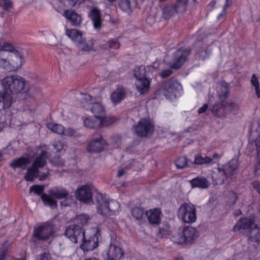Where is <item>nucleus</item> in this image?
<instances>
[{"instance_id": "obj_1", "label": "nucleus", "mask_w": 260, "mask_h": 260, "mask_svg": "<svg viewBox=\"0 0 260 260\" xmlns=\"http://www.w3.org/2000/svg\"><path fill=\"white\" fill-rule=\"evenodd\" d=\"M27 82L22 76L12 74L7 75L1 80L3 90H0V110L7 109L13 104V95H17L28 90Z\"/></svg>"}, {"instance_id": "obj_2", "label": "nucleus", "mask_w": 260, "mask_h": 260, "mask_svg": "<svg viewBox=\"0 0 260 260\" xmlns=\"http://www.w3.org/2000/svg\"><path fill=\"white\" fill-rule=\"evenodd\" d=\"M47 149V146H43L37 149L36 157L32 166L28 168L25 176V179L27 181H32L34 178L38 177L40 180L46 179L49 175L48 169H45L43 172H41V169L46 164Z\"/></svg>"}, {"instance_id": "obj_3", "label": "nucleus", "mask_w": 260, "mask_h": 260, "mask_svg": "<svg viewBox=\"0 0 260 260\" xmlns=\"http://www.w3.org/2000/svg\"><path fill=\"white\" fill-rule=\"evenodd\" d=\"M69 192L64 188L61 187H55L48 190V194L42 193L41 199L45 205L54 208L57 207V201L55 200L65 199L66 200L61 202L62 206H67L70 203L68 198Z\"/></svg>"}, {"instance_id": "obj_4", "label": "nucleus", "mask_w": 260, "mask_h": 260, "mask_svg": "<svg viewBox=\"0 0 260 260\" xmlns=\"http://www.w3.org/2000/svg\"><path fill=\"white\" fill-rule=\"evenodd\" d=\"M97 212L104 216H110L118 213L119 203L115 200L109 201L103 194L98 193L95 197Z\"/></svg>"}, {"instance_id": "obj_5", "label": "nucleus", "mask_w": 260, "mask_h": 260, "mask_svg": "<svg viewBox=\"0 0 260 260\" xmlns=\"http://www.w3.org/2000/svg\"><path fill=\"white\" fill-rule=\"evenodd\" d=\"M247 148L251 151L255 150L257 153V163L254 168L256 175H260V122L252 123Z\"/></svg>"}, {"instance_id": "obj_6", "label": "nucleus", "mask_w": 260, "mask_h": 260, "mask_svg": "<svg viewBox=\"0 0 260 260\" xmlns=\"http://www.w3.org/2000/svg\"><path fill=\"white\" fill-rule=\"evenodd\" d=\"M25 63V56L0 53V69L15 72L21 69Z\"/></svg>"}, {"instance_id": "obj_7", "label": "nucleus", "mask_w": 260, "mask_h": 260, "mask_svg": "<svg viewBox=\"0 0 260 260\" xmlns=\"http://www.w3.org/2000/svg\"><path fill=\"white\" fill-rule=\"evenodd\" d=\"M100 233L96 228H92L85 230L83 237L80 243V248L84 254L92 251L99 246Z\"/></svg>"}, {"instance_id": "obj_8", "label": "nucleus", "mask_w": 260, "mask_h": 260, "mask_svg": "<svg viewBox=\"0 0 260 260\" xmlns=\"http://www.w3.org/2000/svg\"><path fill=\"white\" fill-rule=\"evenodd\" d=\"M246 229H250L248 234L250 242H260V228L257 226L253 220L242 218L233 228L234 232Z\"/></svg>"}, {"instance_id": "obj_9", "label": "nucleus", "mask_w": 260, "mask_h": 260, "mask_svg": "<svg viewBox=\"0 0 260 260\" xmlns=\"http://www.w3.org/2000/svg\"><path fill=\"white\" fill-rule=\"evenodd\" d=\"M219 102H217L212 107L213 113L218 117H224L226 114L225 100L228 96L229 89L226 83H223L218 89Z\"/></svg>"}, {"instance_id": "obj_10", "label": "nucleus", "mask_w": 260, "mask_h": 260, "mask_svg": "<svg viewBox=\"0 0 260 260\" xmlns=\"http://www.w3.org/2000/svg\"><path fill=\"white\" fill-rule=\"evenodd\" d=\"M178 218L184 223H192L196 221V210L194 206L190 204H182L177 211Z\"/></svg>"}, {"instance_id": "obj_11", "label": "nucleus", "mask_w": 260, "mask_h": 260, "mask_svg": "<svg viewBox=\"0 0 260 260\" xmlns=\"http://www.w3.org/2000/svg\"><path fill=\"white\" fill-rule=\"evenodd\" d=\"M181 85L175 80H170L164 85L163 93L166 98L173 101L181 96L182 93Z\"/></svg>"}, {"instance_id": "obj_12", "label": "nucleus", "mask_w": 260, "mask_h": 260, "mask_svg": "<svg viewBox=\"0 0 260 260\" xmlns=\"http://www.w3.org/2000/svg\"><path fill=\"white\" fill-rule=\"evenodd\" d=\"M81 99L82 102V106L84 108L88 107L90 105V111L91 113L96 116L97 118L100 119L102 116L106 113L105 107L100 102H90L91 96L88 94H82Z\"/></svg>"}, {"instance_id": "obj_13", "label": "nucleus", "mask_w": 260, "mask_h": 260, "mask_svg": "<svg viewBox=\"0 0 260 260\" xmlns=\"http://www.w3.org/2000/svg\"><path fill=\"white\" fill-rule=\"evenodd\" d=\"M92 186L89 184L78 186L75 192L76 199L80 202L86 204H90L92 203Z\"/></svg>"}, {"instance_id": "obj_14", "label": "nucleus", "mask_w": 260, "mask_h": 260, "mask_svg": "<svg viewBox=\"0 0 260 260\" xmlns=\"http://www.w3.org/2000/svg\"><path fill=\"white\" fill-rule=\"evenodd\" d=\"M123 255V250L115 241H111L103 252L105 260H120Z\"/></svg>"}, {"instance_id": "obj_15", "label": "nucleus", "mask_w": 260, "mask_h": 260, "mask_svg": "<svg viewBox=\"0 0 260 260\" xmlns=\"http://www.w3.org/2000/svg\"><path fill=\"white\" fill-rule=\"evenodd\" d=\"M135 129L137 135L141 137H148L154 131V124L149 118H142L135 125Z\"/></svg>"}, {"instance_id": "obj_16", "label": "nucleus", "mask_w": 260, "mask_h": 260, "mask_svg": "<svg viewBox=\"0 0 260 260\" xmlns=\"http://www.w3.org/2000/svg\"><path fill=\"white\" fill-rule=\"evenodd\" d=\"M55 233L51 224L43 223L35 230L34 235L39 240H45L54 237Z\"/></svg>"}, {"instance_id": "obj_17", "label": "nucleus", "mask_w": 260, "mask_h": 260, "mask_svg": "<svg viewBox=\"0 0 260 260\" xmlns=\"http://www.w3.org/2000/svg\"><path fill=\"white\" fill-rule=\"evenodd\" d=\"M198 236V233L194 228L187 227L183 229L180 234L177 235L175 242L181 244L191 243Z\"/></svg>"}, {"instance_id": "obj_18", "label": "nucleus", "mask_w": 260, "mask_h": 260, "mask_svg": "<svg viewBox=\"0 0 260 260\" xmlns=\"http://www.w3.org/2000/svg\"><path fill=\"white\" fill-rule=\"evenodd\" d=\"M85 232L80 226L73 224L67 228L65 235L72 243H80Z\"/></svg>"}, {"instance_id": "obj_19", "label": "nucleus", "mask_w": 260, "mask_h": 260, "mask_svg": "<svg viewBox=\"0 0 260 260\" xmlns=\"http://www.w3.org/2000/svg\"><path fill=\"white\" fill-rule=\"evenodd\" d=\"M188 0H178L175 6L169 4L166 5L163 9V14L166 18L175 15V13L183 12L185 11Z\"/></svg>"}, {"instance_id": "obj_20", "label": "nucleus", "mask_w": 260, "mask_h": 260, "mask_svg": "<svg viewBox=\"0 0 260 260\" xmlns=\"http://www.w3.org/2000/svg\"><path fill=\"white\" fill-rule=\"evenodd\" d=\"M47 127L52 132L66 136L78 137L79 134L75 129L68 127L66 129L61 124L53 122H49L46 124Z\"/></svg>"}, {"instance_id": "obj_21", "label": "nucleus", "mask_w": 260, "mask_h": 260, "mask_svg": "<svg viewBox=\"0 0 260 260\" xmlns=\"http://www.w3.org/2000/svg\"><path fill=\"white\" fill-rule=\"evenodd\" d=\"M158 64L157 63H154L153 66L145 67L143 66L136 67L133 71V75L136 80L143 79L146 77V74H154L157 72V68Z\"/></svg>"}, {"instance_id": "obj_22", "label": "nucleus", "mask_w": 260, "mask_h": 260, "mask_svg": "<svg viewBox=\"0 0 260 260\" xmlns=\"http://www.w3.org/2000/svg\"><path fill=\"white\" fill-rule=\"evenodd\" d=\"M189 54L187 49H179L176 51L172 60L171 67L174 69L180 68L186 61Z\"/></svg>"}, {"instance_id": "obj_23", "label": "nucleus", "mask_w": 260, "mask_h": 260, "mask_svg": "<svg viewBox=\"0 0 260 260\" xmlns=\"http://www.w3.org/2000/svg\"><path fill=\"white\" fill-rule=\"evenodd\" d=\"M0 53L25 56L22 50L17 49L12 44L8 42H0Z\"/></svg>"}, {"instance_id": "obj_24", "label": "nucleus", "mask_w": 260, "mask_h": 260, "mask_svg": "<svg viewBox=\"0 0 260 260\" xmlns=\"http://www.w3.org/2000/svg\"><path fill=\"white\" fill-rule=\"evenodd\" d=\"M107 146V143L101 136L93 139L89 143L87 150L91 152H98L104 150Z\"/></svg>"}, {"instance_id": "obj_25", "label": "nucleus", "mask_w": 260, "mask_h": 260, "mask_svg": "<svg viewBox=\"0 0 260 260\" xmlns=\"http://www.w3.org/2000/svg\"><path fill=\"white\" fill-rule=\"evenodd\" d=\"M231 177L229 173L224 169L219 168L214 170L212 174V178L216 184H222L224 180L229 182V178Z\"/></svg>"}, {"instance_id": "obj_26", "label": "nucleus", "mask_w": 260, "mask_h": 260, "mask_svg": "<svg viewBox=\"0 0 260 260\" xmlns=\"http://www.w3.org/2000/svg\"><path fill=\"white\" fill-rule=\"evenodd\" d=\"M150 80L147 78L136 80L135 85L138 92L140 94L147 93L150 88Z\"/></svg>"}, {"instance_id": "obj_27", "label": "nucleus", "mask_w": 260, "mask_h": 260, "mask_svg": "<svg viewBox=\"0 0 260 260\" xmlns=\"http://www.w3.org/2000/svg\"><path fill=\"white\" fill-rule=\"evenodd\" d=\"M146 215L148 221L151 224H158L161 220V213L160 209L154 208L146 211Z\"/></svg>"}, {"instance_id": "obj_28", "label": "nucleus", "mask_w": 260, "mask_h": 260, "mask_svg": "<svg viewBox=\"0 0 260 260\" xmlns=\"http://www.w3.org/2000/svg\"><path fill=\"white\" fill-rule=\"evenodd\" d=\"M84 126L89 128L98 129L101 128L100 119L96 116H87L82 117Z\"/></svg>"}, {"instance_id": "obj_29", "label": "nucleus", "mask_w": 260, "mask_h": 260, "mask_svg": "<svg viewBox=\"0 0 260 260\" xmlns=\"http://www.w3.org/2000/svg\"><path fill=\"white\" fill-rule=\"evenodd\" d=\"M63 16L70 21L72 25L75 26L79 25L82 21L81 16L73 10L65 11L63 13Z\"/></svg>"}, {"instance_id": "obj_30", "label": "nucleus", "mask_w": 260, "mask_h": 260, "mask_svg": "<svg viewBox=\"0 0 260 260\" xmlns=\"http://www.w3.org/2000/svg\"><path fill=\"white\" fill-rule=\"evenodd\" d=\"M66 34L76 45L84 38L83 33L76 29H66Z\"/></svg>"}, {"instance_id": "obj_31", "label": "nucleus", "mask_w": 260, "mask_h": 260, "mask_svg": "<svg viewBox=\"0 0 260 260\" xmlns=\"http://www.w3.org/2000/svg\"><path fill=\"white\" fill-rule=\"evenodd\" d=\"M125 94L124 89L122 87H118L111 94V101L113 104H117L124 99Z\"/></svg>"}, {"instance_id": "obj_32", "label": "nucleus", "mask_w": 260, "mask_h": 260, "mask_svg": "<svg viewBox=\"0 0 260 260\" xmlns=\"http://www.w3.org/2000/svg\"><path fill=\"white\" fill-rule=\"evenodd\" d=\"M190 183L192 187H199L201 188H207L210 185V183L205 178L203 177H197L191 179Z\"/></svg>"}, {"instance_id": "obj_33", "label": "nucleus", "mask_w": 260, "mask_h": 260, "mask_svg": "<svg viewBox=\"0 0 260 260\" xmlns=\"http://www.w3.org/2000/svg\"><path fill=\"white\" fill-rule=\"evenodd\" d=\"M89 16L92 21L94 27L96 29L100 28L101 18L99 10L95 8L92 9L90 12Z\"/></svg>"}, {"instance_id": "obj_34", "label": "nucleus", "mask_w": 260, "mask_h": 260, "mask_svg": "<svg viewBox=\"0 0 260 260\" xmlns=\"http://www.w3.org/2000/svg\"><path fill=\"white\" fill-rule=\"evenodd\" d=\"M30 160L26 157H22L14 160L10 164V166L13 168H20L25 169L27 165L30 164Z\"/></svg>"}, {"instance_id": "obj_35", "label": "nucleus", "mask_w": 260, "mask_h": 260, "mask_svg": "<svg viewBox=\"0 0 260 260\" xmlns=\"http://www.w3.org/2000/svg\"><path fill=\"white\" fill-rule=\"evenodd\" d=\"M225 101L226 105H224L225 106L226 111L234 115L237 114L240 108L239 104L231 100H225Z\"/></svg>"}, {"instance_id": "obj_36", "label": "nucleus", "mask_w": 260, "mask_h": 260, "mask_svg": "<svg viewBox=\"0 0 260 260\" xmlns=\"http://www.w3.org/2000/svg\"><path fill=\"white\" fill-rule=\"evenodd\" d=\"M194 162L197 165L212 164L213 163V160L209 156L203 157L201 154H198L195 156Z\"/></svg>"}, {"instance_id": "obj_37", "label": "nucleus", "mask_w": 260, "mask_h": 260, "mask_svg": "<svg viewBox=\"0 0 260 260\" xmlns=\"http://www.w3.org/2000/svg\"><path fill=\"white\" fill-rule=\"evenodd\" d=\"M238 166V161L237 159L234 158L231 159L229 163L224 167V168L226 171V172L229 173V175L231 176L234 174V172L237 168Z\"/></svg>"}, {"instance_id": "obj_38", "label": "nucleus", "mask_w": 260, "mask_h": 260, "mask_svg": "<svg viewBox=\"0 0 260 260\" xmlns=\"http://www.w3.org/2000/svg\"><path fill=\"white\" fill-rule=\"evenodd\" d=\"M250 83L252 86L254 88V91L256 97L258 99L260 98V83L258 77L256 75L253 74Z\"/></svg>"}, {"instance_id": "obj_39", "label": "nucleus", "mask_w": 260, "mask_h": 260, "mask_svg": "<svg viewBox=\"0 0 260 260\" xmlns=\"http://www.w3.org/2000/svg\"><path fill=\"white\" fill-rule=\"evenodd\" d=\"M175 164L178 169H184L188 166V160L185 156L178 157L175 161Z\"/></svg>"}, {"instance_id": "obj_40", "label": "nucleus", "mask_w": 260, "mask_h": 260, "mask_svg": "<svg viewBox=\"0 0 260 260\" xmlns=\"http://www.w3.org/2000/svg\"><path fill=\"white\" fill-rule=\"evenodd\" d=\"M100 119L101 127L109 126L113 123L116 120V119L113 117L106 116V114L102 116Z\"/></svg>"}, {"instance_id": "obj_41", "label": "nucleus", "mask_w": 260, "mask_h": 260, "mask_svg": "<svg viewBox=\"0 0 260 260\" xmlns=\"http://www.w3.org/2000/svg\"><path fill=\"white\" fill-rule=\"evenodd\" d=\"M198 53L200 58L205 59L210 56L211 51L206 46L203 45L199 49Z\"/></svg>"}, {"instance_id": "obj_42", "label": "nucleus", "mask_w": 260, "mask_h": 260, "mask_svg": "<svg viewBox=\"0 0 260 260\" xmlns=\"http://www.w3.org/2000/svg\"><path fill=\"white\" fill-rule=\"evenodd\" d=\"M77 45L78 47L84 51H90L92 49V45L91 44L88 43L85 38H84L80 42L78 43Z\"/></svg>"}, {"instance_id": "obj_43", "label": "nucleus", "mask_w": 260, "mask_h": 260, "mask_svg": "<svg viewBox=\"0 0 260 260\" xmlns=\"http://www.w3.org/2000/svg\"><path fill=\"white\" fill-rule=\"evenodd\" d=\"M119 6L121 10L127 13L131 12L130 2L128 0H120Z\"/></svg>"}, {"instance_id": "obj_44", "label": "nucleus", "mask_w": 260, "mask_h": 260, "mask_svg": "<svg viewBox=\"0 0 260 260\" xmlns=\"http://www.w3.org/2000/svg\"><path fill=\"white\" fill-rule=\"evenodd\" d=\"M132 213L133 217L137 220H140L142 218L144 215L143 209L141 208H134L132 210Z\"/></svg>"}, {"instance_id": "obj_45", "label": "nucleus", "mask_w": 260, "mask_h": 260, "mask_svg": "<svg viewBox=\"0 0 260 260\" xmlns=\"http://www.w3.org/2000/svg\"><path fill=\"white\" fill-rule=\"evenodd\" d=\"M88 220V216L84 214L79 215L75 218L76 222L82 225L86 224L87 223Z\"/></svg>"}, {"instance_id": "obj_46", "label": "nucleus", "mask_w": 260, "mask_h": 260, "mask_svg": "<svg viewBox=\"0 0 260 260\" xmlns=\"http://www.w3.org/2000/svg\"><path fill=\"white\" fill-rule=\"evenodd\" d=\"M44 190V186L43 185H35L30 187V192H34L35 193L40 195Z\"/></svg>"}, {"instance_id": "obj_47", "label": "nucleus", "mask_w": 260, "mask_h": 260, "mask_svg": "<svg viewBox=\"0 0 260 260\" xmlns=\"http://www.w3.org/2000/svg\"><path fill=\"white\" fill-rule=\"evenodd\" d=\"M237 196L234 192H230L228 197L227 202L230 205L234 204L237 200Z\"/></svg>"}, {"instance_id": "obj_48", "label": "nucleus", "mask_w": 260, "mask_h": 260, "mask_svg": "<svg viewBox=\"0 0 260 260\" xmlns=\"http://www.w3.org/2000/svg\"><path fill=\"white\" fill-rule=\"evenodd\" d=\"M111 143L114 148L118 147L121 143V138L120 136H115L112 138Z\"/></svg>"}, {"instance_id": "obj_49", "label": "nucleus", "mask_w": 260, "mask_h": 260, "mask_svg": "<svg viewBox=\"0 0 260 260\" xmlns=\"http://www.w3.org/2000/svg\"><path fill=\"white\" fill-rule=\"evenodd\" d=\"M0 6L6 10H10L12 7V4L10 0H0Z\"/></svg>"}, {"instance_id": "obj_50", "label": "nucleus", "mask_w": 260, "mask_h": 260, "mask_svg": "<svg viewBox=\"0 0 260 260\" xmlns=\"http://www.w3.org/2000/svg\"><path fill=\"white\" fill-rule=\"evenodd\" d=\"M232 1L231 0H226V3L225 4V6L224 7L223 11L218 15L217 19L218 20H220V18L223 17L226 13L225 9L226 8L229 7Z\"/></svg>"}, {"instance_id": "obj_51", "label": "nucleus", "mask_w": 260, "mask_h": 260, "mask_svg": "<svg viewBox=\"0 0 260 260\" xmlns=\"http://www.w3.org/2000/svg\"><path fill=\"white\" fill-rule=\"evenodd\" d=\"M53 146L56 151H60L63 149V146L61 142H57L53 144Z\"/></svg>"}, {"instance_id": "obj_52", "label": "nucleus", "mask_w": 260, "mask_h": 260, "mask_svg": "<svg viewBox=\"0 0 260 260\" xmlns=\"http://www.w3.org/2000/svg\"><path fill=\"white\" fill-rule=\"evenodd\" d=\"M253 187L260 193V181H255L252 183Z\"/></svg>"}, {"instance_id": "obj_53", "label": "nucleus", "mask_w": 260, "mask_h": 260, "mask_svg": "<svg viewBox=\"0 0 260 260\" xmlns=\"http://www.w3.org/2000/svg\"><path fill=\"white\" fill-rule=\"evenodd\" d=\"M208 106L207 104H204L201 107H200L198 110V113L199 114H202L205 113L208 109Z\"/></svg>"}, {"instance_id": "obj_54", "label": "nucleus", "mask_w": 260, "mask_h": 260, "mask_svg": "<svg viewBox=\"0 0 260 260\" xmlns=\"http://www.w3.org/2000/svg\"><path fill=\"white\" fill-rule=\"evenodd\" d=\"M171 73H172V72L170 70H166L163 71L161 73L160 76L162 78H165V77H168L169 75H170L171 74Z\"/></svg>"}, {"instance_id": "obj_55", "label": "nucleus", "mask_w": 260, "mask_h": 260, "mask_svg": "<svg viewBox=\"0 0 260 260\" xmlns=\"http://www.w3.org/2000/svg\"><path fill=\"white\" fill-rule=\"evenodd\" d=\"M36 260H48V255L47 253H43L38 257Z\"/></svg>"}, {"instance_id": "obj_56", "label": "nucleus", "mask_w": 260, "mask_h": 260, "mask_svg": "<svg viewBox=\"0 0 260 260\" xmlns=\"http://www.w3.org/2000/svg\"><path fill=\"white\" fill-rule=\"evenodd\" d=\"M124 173H125V170L124 169H121L118 170V172L117 173V176L120 177L122 176V175H123L124 174Z\"/></svg>"}, {"instance_id": "obj_57", "label": "nucleus", "mask_w": 260, "mask_h": 260, "mask_svg": "<svg viewBox=\"0 0 260 260\" xmlns=\"http://www.w3.org/2000/svg\"><path fill=\"white\" fill-rule=\"evenodd\" d=\"M64 2L65 4H69L71 6H74L75 5V3L73 0H64Z\"/></svg>"}, {"instance_id": "obj_58", "label": "nucleus", "mask_w": 260, "mask_h": 260, "mask_svg": "<svg viewBox=\"0 0 260 260\" xmlns=\"http://www.w3.org/2000/svg\"><path fill=\"white\" fill-rule=\"evenodd\" d=\"M215 4H216L215 1H212V2H211L209 5H208V8H211V9H212V8L214 7V6H215Z\"/></svg>"}, {"instance_id": "obj_59", "label": "nucleus", "mask_w": 260, "mask_h": 260, "mask_svg": "<svg viewBox=\"0 0 260 260\" xmlns=\"http://www.w3.org/2000/svg\"><path fill=\"white\" fill-rule=\"evenodd\" d=\"M5 256V252L4 251H3L0 254V260H4Z\"/></svg>"}, {"instance_id": "obj_60", "label": "nucleus", "mask_w": 260, "mask_h": 260, "mask_svg": "<svg viewBox=\"0 0 260 260\" xmlns=\"http://www.w3.org/2000/svg\"><path fill=\"white\" fill-rule=\"evenodd\" d=\"M84 260H100V259H99L98 258L92 257H90L88 258H85Z\"/></svg>"}, {"instance_id": "obj_61", "label": "nucleus", "mask_w": 260, "mask_h": 260, "mask_svg": "<svg viewBox=\"0 0 260 260\" xmlns=\"http://www.w3.org/2000/svg\"><path fill=\"white\" fill-rule=\"evenodd\" d=\"M220 155L219 154H217V153H215L213 154V157L214 158H218V157H220Z\"/></svg>"}, {"instance_id": "obj_62", "label": "nucleus", "mask_w": 260, "mask_h": 260, "mask_svg": "<svg viewBox=\"0 0 260 260\" xmlns=\"http://www.w3.org/2000/svg\"><path fill=\"white\" fill-rule=\"evenodd\" d=\"M2 157H3V156H2V153H1V152H0V160H2Z\"/></svg>"}, {"instance_id": "obj_63", "label": "nucleus", "mask_w": 260, "mask_h": 260, "mask_svg": "<svg viewBox=\"0 0 260 260\" xmlns=\"http://www.w3.org/2000/svg\"><path fill=\"white\" fill-rule=\"evenodd\" d=\"M115 46L116 47H117L119 46V45L117 43H115Z\"/></svg>"}, {"instance_id": "obj_64", "label": "nucleus", "mask_w": 260, "mask_h": 260, "mask_svg": "<svg viewBox=\"0 0 260 260\" xmlns=\"http://www.w3.org/2000/svg\"><path fill=\"white\" fill-rule=\"evenodd\" d=\"M174 260H182V259H181V258H176V259H175Z\"/></svg>"}]
</instances>
